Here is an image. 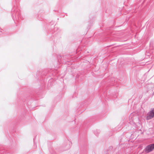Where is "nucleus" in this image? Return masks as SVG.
<instances>
[{"instance_id":"1","label":"nucleus","mask_w":154,"mask_h":154,"mask_svg":"<svg viewBox=\"0 0 154 154\" xmlns=\"http://www.w3.org/2000/svg\"><path fill=\"white\" fill-rule=\"evenodd\" d=\"M154 149V143L151 144L146 146L144 149V151L146 153H148Z\"/></svg>"},{"instance_id":"2","label":"nucleus","mask_w":154,"mask_h":154,"mask_svg":"<svg viewBox=\"0 0 154 154\" xmlns=\"http://www.w3.org/2000/svg\"><path fill=\"white\" fill-rule=\"evenodd\" d=\"M148 116L146 117L147 120H149L154 117V108L151 109V110L147 114Z\"/></svg>"},{"instance_id":"3","label":"nucleus","mask_w":154,"mask_h":154,"mask_svg":"<svg viewBox=\"0 0 154 154\" xmlns=\"http://www.w3.org/2000/svg\"><path fill=\"white\" fill-rule=\"evenodd\" d=\"M66 144L63 146V149L64 151L66 150L69 149L71 147L72 143L70 141H68Z\"/></svg>"},{"instance_id":"4","label":"nucleus","mask_w":154,"mask_h":154,"mask_svg":"<svg viewBox=\"0 0 154 154\" xmlns=\"http://www.w3.org/2000/svg\"><path fill=\"white\" fill-rule=\"evenodd\" d=\"M97 131V133H100V131L99 130H97V131Z\"/></svg>"}]
</instances>
